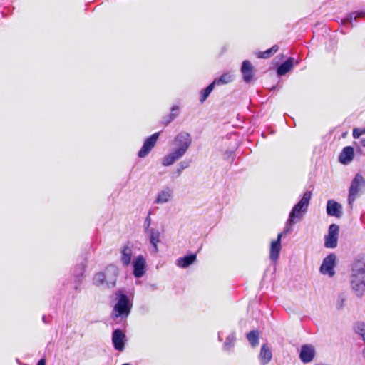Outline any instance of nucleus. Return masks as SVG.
Listing matches in <instances>:
<instances>
[{
	"instance_id": "nucleus-30",
	"label": "nucleus",
	"mask_w": 365,
	"mask_h": 365,
	"mask_svg": "<svg viewBox=\"0 0 365 365\" xmlns=\"http://www.w3.org/2000/svg\"><path fill=\"white\" fill-rule=\"evenodd\" d=\"M235 339V336L232 334H230L227 337L226 341L224 344V349L226 350H228L230 348H232L234 346Z\"/></svg>"
},
{
	"instance_id": "nucleus-6",
	"label": "nucleus",
	"mask_w": 365,
	"mask_h": 365,
	"mask_svg": "<svg viewBox=\"0 0 365 365\" xmlns=\"http://www.w3.org/2000/svg\"><path fill=\"white\" fill-rule=\"evenodd\" d=\"M135 246L133 242L127 241L120 247V261L124 267H128L131 264L132 257L135 254Z\"/></svg>"
},
{
	"instance_id": "nucleus-32",
	"label": "nucleus",
	"mask_w": 365,
	"mask_h": 365,
	"mask_svg": "<svg viewBox=\"0 0 365 365\" xmlns=\"http://www.w3.org/2000/svg\"><path fill=\"white\" fill-rule=\"evenodd\" d=\"M365 134V128H354L353 130V138H359L361 135Z\"/></svg>"
},
{
	"instance_id": "nucleus-28",
	"label": "nucleus",
	"mask_w": 365,
	"mask_h": 365,
	"mask_svg": "<svg viewBox=\"0 0 365 365\" xmlns=\"http://www.w3.org/2000/svg\"><path fill=\"white\" fill-rule=\"evenodd\" d=\"M354 330L356 334L361 336L365 341V323L359 322L354 325Z\"/></svg>"
},
{
	"instance_id": "nucleus-9",
	"label": "nucleus",
	"mask_w": 365,
	"mask_h": 365,
	"mask_svg": "<svg viewBox=\"0 0 365 365\" xmlns=\"http://www.w3.org/2000/svg\"><path fill=\"white\" fill-rule=\"evenodd\" d=\"M133 273L135 277L141 278L146 272V260L142 255H138L133 260Z\"/></svg>"
},
{
	"instance_id": "nucleus-5",
	"label": "nucleus",
	"mask_w": 365,
	"mask_h": 365,
	"mask_svg": "<svg viewBox=\"0 0 365 365\" xmlns=\"http://www.w3.org/2000/svg\"><path fill=\"white\" fill-rule=\"evenodd\" d=\"M130 309L131 304L129 303L128 296L124 294H120V298L113 308L112 317L113 319L118 317L125 319L129 315Z\"/></svg>"
},
{
	"instance_id": "nucleus-29",
	"label": "nucleus",
	"mask_w": 365,
	"mask_h": 365,
	"mask_svg": "<svg viewBox=\"0 0 365 365\" xmlns=\"http://www.w3.org/2000/svg\"><path fill=\"white\" fill-rule=\"evenodd\" d=\"M215 87V83H211L207 88H205L201 93L200 102L202 103L209 96L210 93L212 91Z\"/></svg>"
},
{
	"instance_id": "nucleus-35",
	"label": "nucleus",
	"mask_w": 365,
	"mask_h": 365,
	"mask_svg": "<svg viewBox=\"0 0 365 365\" xmlns=\"http://www.w3.org/2000/svg\"><path fill=\"white\" fill-rule=\"evenodd\" d=\"M36 365H46V359H41Z\"/></svg>"
},
{
	"instance_id": "nucleus-31",
	"label": "nucleus",
	"mask_w": 365,
	"mask_h": 365,
	"mask_svg": "<svg viewBox=\"0 0 365 365\" xmlns=\"http://www.w3.org/2000/svg\"><path fill=\"white\" fill-rule=\"evenodd\" d=\"M178 109H179V108L177 106H173L171 108V113L169 116V119L168 120H166V122H165L166 124H168L169 123H170L172 120H173L176 118V116L178 115V113H175V112L178 110Z\"/></svg>"
},
{
	"instance_id": "nucleus-15",
	"label": "nucleus",
	"mask_w": 365,
	"mask_h": 365,
	"mask_svg": "<svg viewBox=\"0 0 365 365\" xmlns=\"http://www.w3.org/2000/svg\"><path fill=\"white\" fill-rule=\"evenodd\" d=\"M283 233H279L276 240L271 242L269 257L272 262H276L279 258V255L281 250V239Z\"/></svg>"
},
{
	"instance_id": "nucleus-41",
	"label": "nucleus",
	"mask_w": 365,
	"mask_h": 365,
	"mask_svg": "<svg viewBox=\"0 0 365 365\" xmlns=\"http://www.w3.org/2000/svg\"><path fill=\"white\" fill-rule=\"evenodd\" d=\"M123 365H130V364H123Z\"/></svg>"
},
{
	"instance_id": "nucleus-21",
	"label": "nucleus",
	"mask_w": 365,
	"mask_h": 365,
	"mask_svg": "<svg viewBox=\"0 0 365 365\" xmlns=\"http://www.w3.org/2000/svg\"><path fill=\"white\" fill-rule=\"evenodd\" d=\"M196 260V255L191 254L189 255L184 256L183 257H180L177 260L176 264L178 267L181 268H186Z\"/></svg>"
},
{
	"instance_id": "nucleus-19",
	"label": "nucleus",
	"mask_w": 365,
	"mask_h": 365,
	"mask_svg": "<svg viewBox=\"0 0 365 365\" xmlns=\"http://www.w3.org/2000/svg\"><path fill=\"white\" fill-rule=\"evenodd\" d=\"M364 13L359 11H354L350 13L346 17L341 20V23L343 26L347 29H351L353 27L352 21L356 20L358 18L362 17Z\"/></svg>"
},
{
	"instance_id": "nucleus-14",
	"label": "nucleus",
	"mask_w": 365,
	"mask_h": 365,
	"mask_svg": "<svg viewBox=\"0 0 365 365\" xmlns=\"http://www.w3.org/2000/svg\"><path fill=\"white\" fill-rule=\"evenodd\" d=\"M327 212L329 216L339 218L342 216V206L339 202L329 200L327 205Z\"/></svg>"
},
{
	"instance_id": "nucleus-38",
	"label": "nucleus",
	"mask_w": 365,
	"mask_h": 365,
	"mask_svg": "<svg viewBox=\"0 0 365 365\" xmlns=\"http://www.w3.org/2000/svg\"><path fill=\"white\" fill-rule=\"evenodd\" d=\"M80 269H81V274H82V271L83 270V267H80Z\"/></svg>"
},
{
	"instance_id": "nucleus-16",
	"label": "nucleus",
	"mask_w": 365,
	"mask_h": 365,
	"mask_svg": "<svg viewBox=\"0 0 365 365\" xmlns=\"http://www.w3.org/2000/svg\"><path fill=\"white\" fill-rule=\"evenodd\" d=\"M241 72L245 82L250 83L252 81L254 77V67L248 60H245L242 62Z\"/></svg>"
},
{
	"instance_id": "nucleus-13",
	"label": "nucleus",
	"mask_w": 365,
	"mask_h": 365,
	"mask_svg": "<svg viewBox=\"0 0 365 365\" xmlns=\"http://www.w3.org/2000/svg\"><path fill=\"white\" fill-rule=\"evenodd\" d=\"M315 355V349L309 344L303 345L299 353V359L304 363L312 361Z\"/></svg>"
},
{
	"instance_id": "nucleus-2",
	"label": "nucleus",
	"mask_w": 365,
	"mask_h": 365,
	"mask_svg": "<svg viewBox=\"0 0 365 365\" xmlns=\"http://www.w3.org/2000/svg\"><path fill=\"white\" fill-rule=\"evenodd\" d=\"M192 143V138L190 133L181 132L174 138L173 145L175 149L162 158V164L164 166H170L175 161L184 156Z\"/></svg>"
},
{
	"instance_id": "nucleus-8",
	"label": "nucleus",
	"mask_w": 365,
	"mask_h": 365,
	"mask_svg": "<svg viewBox=\"0 0 365 365\" xmlns=\"http://www.w3.org/2000/svg\"><path fill=\"white\" fill-rule=\"evenodd\" d=\"M339 227L336 224H331L329 227L328 234L324 236V247L335 248L338 245Z\"/></svg>"
},
{
	"instance_id": "nucleus-24",
	"label": "nucleus",
	"mask_w": 365,
	"mask_h": 365,
	"mask_svg": "<svg viewBox=\"0 0 365 365\" xmlns=\"http://www.w3.org/2000/svg\"><path fill=\"white\" fill-rule=\"evenodd\" d=\"M233 81V75L230 73L222 74L220 78L215 79L213 83L217 85H222L230 83Z\"/></svg>"
},
{
	"instance_id": "nucleus-1",
	"label": "nucleus",
	"mask_w": 365,
	"mask_h": 365,
	"mask_svg": "<svg viewBox=\"0 0 365 365\" xmlns=\"http://www.w3.org/2000/svg\"><path fill=\"white\" fill-rule=\"evenodd\" d=\"M351 288L358 297L365 292V255H358L351 264L349 275Z\"/></svg>"
},
{
	"instance_id": "nucleus-37",
	"label": "nucleus",
	"mask_w": 365,
	"mask_h": 365,
	"mask_svg": "<svg viewBox=\"0 0 365 365\" xmlns=\"http://www.w3.org/2000/svg\"><path fill=\"white\" fill-rule=\"evenodd\" d=\"M361 143L362 146L365 147V138L361 140Z\"/></svg>"
},
{
	"instance_id": "nucleus-10",
	"label": "nucleus",
	"mask_w": 365,
	"mask_h": 365,
	"mask_svg": "<svg viewBox=\"0 0 365 365\" xmlns=\"http://www.w3.org/2000/svg\"><path fill=\"white\" fill-rule=\"evenodd\" d=\"M106 277V287L112 288L115 287L118 276V269L116 266L110 264L103 272Z\"/></svg>"
},
{
	"instance_id": "nucleus-4",
	"label": "nucleus",
	"mask_w": 365,
	"mask_h": 365,
	"mask_svg": "<svg viewBox=\"0 0 365 365\" xmlns=\"http://www.w3.org/2000/svg\"><path fill=\"white\" fill-rule=\"evenodd\" d=\"M365 190V179L361 174L357 173L353 178L348 195V204L352 209L354 201L359 197Z\"/></svg>"
},
{
	"instance_id": "nucleus-17",
	"label": "nucleus",
	"mask_w": 365,
	"mask_h": 365,
	"mask_svg": "<svg viewBox=\"0 0 365 365\" xmlns=\"http://www.w3.org/2000/svg\"><path fill=\"white\" fill-rule=\"evenodd\" d=\"M354 155V148L352 147H344L339 155V162L344 165H347L353 160Z\"/></svg>"
},
{
	"instance_id": "nucleus-23",
	"label": "nucleus",
	"mask_w": 365,
	"mask_h": 365,
	"mask_svg": "<svg viewBox=\"0 0 365 365\" xmlns=\"http://www.w3.org/2000/svg\"><path fill=\"white\" fill-rule=\"evenodd\" d=\"M293 67V61L292 58L287 59L285 62L282 63L278 68H277V74L279 76H283L285 75L288 71L291 70V68Z\"/></svg>"
},
{
	"instance_id": "nucleus-22",
	"label": "nucleus",
	"mask_w": 365,
	"mask_h": 365,
	"mask_svg": "<svg viewBox=\"0 0 365 365\" xmlns=\"http://www.w3.org/2000/svg\"><path fill=\"white\" fill-rule=\"evenodd\" d=\"M272 356V354L270 349L266 345H263L259 353V360L261 364L262 365H265L271 360Z\"/></svg>"
},
{
	"instance_id": "nucleus-18",
	"label": "nucleus",
	"mask_w": 365,
	"mask_h": 365,
	"mask_svg": "<svg viewBox=\"0 0 365 365\" xmlns=\"http://www.w3.org/2000/svg\"><path fill=\"white\" fill-rule=\"evenodd\" d=\"M149 238L150 244L153 245V252L157 253L158 252V243L160 242V232L158 230L151 228L145 232Z\"/></svg>"
},
{
	"instance_id": "nucleus-27",
	"label": "nucleus",
	"mask_w": 365,
	"mask_h": 365,
	"mask_svg": "<svg viewBox=\"0 0 365 365\" xmlns=\"http://www.w3.org/2000/svg\"><path fill=\"white\" fill-rule=\"evenodd\" d=\"M103 272H98L93 277V284L98 287L106 286V277Z\"/></svg>"
},
{
	"instance_id": "nucleus-26",
	"label": "nucleus",
	"mask_w": 365,
	"mask_h": 365,
	"mask_svg": "<svg viewBox=\"0 0 365 365\" xmlns=\"http://www.w3.org/2000/svg\"><path fill=\"white\" fill-rule=\"evenodd\" d=\"M279 49V47L277 45H274L271 48L265 51L264 52H259L257 54V58H268L272 55L275 53Z\"/></svg>"
},
{
	"instance_id": "nucleus-20",
	"label": "nucleus",
	"mask_w": 365,
	"mask_h": 365,
	"mask_svg": "<svg viewBox=\"0 0 365 365\" xmlns=\"http://www.w3.org/2000/svg\"><path fill=\"white\" fill-rule=\"evenodd\" d=\"M173 191L170 188H165L160 191L155 200L156 204H163L168 202L172 197Z\"/></svg>"
},
{
	"instance_id": "nucleus-7",
	"label": "nucleus",
	"mask_w": 365,
	"mask_h": 365,
	"mask_svg": "<svg viewBox=\"0 0 365 365\" xmlns=\"http://www.w3.org/2000/svg\"><path fill=\"white\" fill-rule=\"evenodd\" d=\"M336 265V255L334 253H330L327 255L321 264V274L328 275L332 277L335 274V267Z\"/></svg>"
},
{
	"instance_id": "nucleus-40",
	"label": "nucleus",
	"mask_w": 365,
	"mask_h": 365,
	"mask_svg": "<svg viewBox=\"0 0 365 365\" xmlns=\"http://www.w3.org/2000/svg\"><path fill=\"white\" fill-rule=\"evenodd\" d=\"M43 322H46L45 317H43Z\"/></svg>"
},
{
	"instance_id": "nucleus-36",
	"label": "nucleus",
	"mask_w": 365,
	"mask_h": 365,
	"mask_svg": "<svg viewBox=\"0 0 365 365\" xmlns=\"http://www.w3.org/2000/svg\"><path fill=\"white\" fill-rule=\"evenodd\" d=\"M181 173H182L181 169H178H178L176 170V171H175V172L173 173V174H174L176 177H178V176H180V175Z\"/></svg>"
},
{
	"instance_id": "nucleus-11",
	"label": "nucleus",
	"mask_w": 365,
	"mask_h": 365,
	"mask_svg": "<svg viewBox=\"0 0 365 365\" xmlns=\"http://www.w3.org/2000/svg\"><path fill=\"white\" fill-rule=\"evenodd\" d=\"M159 134L160 133H155L145 140L143 147L138 152V155L139 158H145L149 154L150 150L156 144L157 140L159 137Z\"/></svg>"
},
{
	"instance_id": "nucleus-3",
	"label": "nucleus",
	"mask_w": 365,
	"mask_h": 365,
	"mask_svg": "<svg viewBox=\"0 0 365 365\" xmlns=\"http://www.w3.org/2000/svg\"><path fill=\"white\" fill-rule=\"evenodd\" d=\"M312 197V192L307 191L300 201L294 206L292 211L289 213V218L287 221L286 226L284 230V233L287 234L292 230V225L300 222L306 213L309 200Z\"/></svg>"
},
{
	"instance_id": "nucleus-39",
	"label": "nucleus",
	"mask_w": 365,
	"mask_h": 365,
	"mask_svg": "<svg viewBox=\"0 0 365 365\" xmlns=\"http://www.w3.org/2000/svg\"><path fill=\"white\" fill-rule=\"evenodd\" d=\"M341 307H342V304H341L338 308L340 309Z\"/></svg>"
},
{
	"instance_id": "nucleus-12",
	"label": "nucleus",
	"mask_w": 365,
	"mask_h": 365,
	"mask_svg": "<svg viewBox=\"0 0 365 365\" xmlns=\"http://www.w3.org/2000/svg\"><path fill=\"white\" fill-rule=\"evenodd\" d=\"M126 336L120 329H115L112 334V342L114 348L122 351L125 348Z\"/></svg>"
},
{
	"instance_id": "nucleus-25",
	"label": "nucleus",
	"mask_w": 365,
	"mask_h": 365,
	"mask_svg": "<svg viewBox=\"0 0 365 365\" xmlns=\"http://www.w3.org/2000/svg\"><path fill=\"white\" fill-rule=\"evenodd\" d=\"M247 338L252 346L255 347L258 345L259 334L257 331H251L247 334Z\"/></svg>"
},
{
	"instance_id": "nucleus-34",
	"label": "nucleus",
	"mask_w": 365,
	"mask_h": 365,
	"mask_svg": "<svg viewBox=\"0 0 365 365\" xmlns=\"http://www.w3.org/2000/svg\"><path fill=\"white\" fill-rule=\"evenodd\" d=\"M188 166H189L188 163L182 161L179 164L178 169H181V170H183L184 169L187 168Z\"/></svg>"
},
{
	"instance_id": "nucleus-33",
	"label": "nucleus",
	"mask_w": 365,
	"mask_h": 365,
	"mask_svg": "<svg viewBox=\"0 0 365 365\" xmlns=\"http://www.w3.org/2000/svg\"><path fill=\"white\" fill-rule=\"evenodd\" d=\"M150 212H149L148 217L145 218V222H144L143 227H144L145 232H146L148 230H150V229H151V228H150V226L151 225V218H150Z\"/></svg>"
}]
</instances>
